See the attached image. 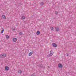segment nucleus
Returning a JSON list of instances; mask_svg holds the SVG:
<instances>
[{"label": "nucleus", "instance_id": "nucleus-1", "mask_svg": "<svg viewBox=\"0 0 76 76\" xmlns=\"http://www.w3.org/2000/svg\"><path fill=\"white\" fill-rule=\"evenodd\" d=\"M6 57V54L5 53L2 54L0 55L1 58H4Z\"/></svg>", "mask_w": 76, "mask_h": 76}, {"label": "nucleus", "instance_id": "nucleus-2", "mask_svg": "<svg viewBox=\"0 0 76 76\" xmlns=\"http://www.w3.org/2000/svg\"><path fill=\"white\" fill-rule=\"evenodd\" d=\"M50 54H49L48 56L49 57H50L51 56L53 55V53H54V52L53 51V50H51L50 51Z\"/></svg>", "mask_w": 76, "mask_h": 76}, {"label": "nucleus", "instance_id": "nucleus-3", "mask_svg": "<svg viewBox=\"0 0 76 76\" xmlns=\"http://www.w3.org/2000/svg\"><path fill=\"white\" fill-rule=\"evenodd\" d=\"M55 28V31H60V28H59V27H56Z\"/></svg>", "mask_w": 76, "mask_h": 76}, {"label": "nucleus", "instance_id": "nucleus-4", "mask_svg": "<svg viewBox=\"0 0 76 76\" xmlns=\"http://www.w3.org/2000/svg\"><path fill=\"white\" fill-rule=\"evenodd\" d=\"M52 45L54 47H57V44H56V43H52Z\"/></svg>", "mask_w": 76, "mask_h": 76}, {"label": "nucleus", "instance_id": "nucleus-5", "mask_svg": "<svg viewBox=\"0 0 76 76\" xmlns=\"http://www.w3.org/2000/svg\"><path fill=\"white\" fill-rule=\"evenodd\" d=\"M58 66L59 68H62L63 67V65H62V64H61L60 63L58 64Z\"/></svg>", "mask_w": 76, "mask_h": 76}, {"label": "nucleus", "instance_id": "nucleus-6", "mask_svg": "<svg viewBox=\"0 0 76 76\" xmlns=\"http://www.w3.org/2000/svg\"><path fill=\"white\" fill-rule=\"evenodd\" d=\"M5 70H9V67L7 66H6L5 68Z\"/></svg>", "mask_w": 76, "mask_h": 76}, {"label": "nucleus", "instance_id": "nucleus-7", "mask_svg": "<svg viewBox=\"0 0 76 76\" xmlns=\"http://www.w3.org/2000/svg\"><path fill=\"white\" fill-rule=\"evenodd\" d=\"M12 40L13 42H16L17 41V39L15 38H14Z\"/></svg>", "mask_w": 76, "mask_h": 76}, {"label": "nucleus", "instance_id": "nucleus-8", "mask_svg": "<svg viewBox=\"0 0 76 76\" xmlns=\"http://www.w3.org/2000/svg\"><path fill=\"white\" fill-rule=\"evenodd\" d=\"M36 34L37 35H39L40 34V31H37L36 33Z\"/></svg>", "mask_w": 76, "mask_h": 76}, {"label": "nucleus", "instance_id": "nucleus-9", "mask_svg": "<svg viewBox=\"0 0 76 76\" xmlns=\"http://www.w3.org/2000/svg\"><path fill=\"white\" fill-rule=\"evenodd\" d=\"M2 18L4 19H6V16L4 15H2Z\"/></svg>", "mask_w": 76, "mask_h": 76}, {"label": "nucleus", "instance_id": "nucleus-10", "mask_svg": "<svg viewBox=\"0 0 76 76\" xmlns=\"http://www.w3.org/2000/svg\"><path fill=\"white\" fill-rule=\"evenodd\" d=\"M2 30L1 31V34H3V32H4V29L3 28H2Z\"/></svg>", "mask_w": 76, "mask_h": 76}, {"label": "nucleus", "instance_id": "nucleus-11", "mask_svg": "<svg viewBox=\"0 0 76 76\" xmlns=\"http://www.w3.org/2000/svg\"><path fill=\"white\" fill-rule=\"evenodd\" d=\"M25 18H25V17L23 16H22L21 17V19H25Z\"/></svg>", "mask_w": 76, "mask_h": 76}, {"label": "nucleus", "instance_id": "nucleus-12", "mask_svg": "<svg viewBox=\"0 0 76 76\" xmlns=\"http://www.w3.org/2000/svg\"><path fill=\"white\" fill-rule=\"evenodd\" d=\"M32 54L31 52L30 53L28 54V56H32Z\"/></svg>", "mask_w": 76, "mask_h": 76}, {"label": "nucleus", "instance_id": "nucleus-13", "mask_svg": "<svg viewBox=\"0 0 76 76\" xmlns=\"http://www.w3.org/2000/svg\"><path fill=\"white\" fill-rule=\"evenodd\" d=\"M18 72L19 73H22V71L21 70H19L18 71Z\"/></svg>", "mask_w": 76, "mask_h": 76}, {"label": "nucleus", "instance_id": "nucleus-14", "mask_svg": "<svg viewBox=\"0 0 76 76\" xmlns=\"http://www.w3.org/2000/svg\"><path fill=\"white\" fill-rule=\"evenodd\" d=\"M6 38H7V39H8L9 38V36L8 35L6 36Z\"/></svg>", "mask_w": 76, "mask_h": 76}, {"label": "nucleus", "instance_id": "nucleus-15", "mask_svg": "<svg viewBox=\"0 0 76 76\" xmlns=\"http://www.w3.org/2000/svg\"><path fill=\"white\" fill-rule=\"evenodd\" d=\"M40 4H41V6H42L43 5H44V2H41L40 3Z\"/></svg>", "mask_w": 76, "mask_h": 76}, {"label": "nucleus", "instance_id": "nucleus-16", "mask_svg": "<svg viewBox=\"0 0 76 76\" xmlns=\"http://www.w3.org/2000/svg\"><path fill=\"white\" fill-rule=\"evenodd\" d=\"M58 12L55 11V14H56V15H58Z\"/></svg>", "mask_w": 76, "mask_h": 76}, {"label": "nucleus", "instance_id": "nucleus-17", "mask_svg": "<svg viewBox=\"0 0 76 76\" xmlns=\"http://www.w3.org/2000/svg\"><path fill=\"white\" fill-rule=\"evenodd\" d=\"M50 29L51 30H53V29H54V28H53V27H51Z\"/></svg>", "mask_w": 76, "mask_h": 76}, {"label": "nucleus", "instance_id": "nucleus-18", "mask_svg": "<svg viewBox=\"0 0 76 76\" xmlns=\"http://www.w3.org/2000/svg\"><path fill=\"white\" fill-rule=\"evenodd\" d=\"M19 34L20 35H22V32H20L19 33Z\"/></svg>", "mask_w": 76, "mask_h": 76}, {"label": "nucleus", "instance_id": "nucleus-19", "mask_svg": "<svg viewBox=\"0 0 76 76\" xmlns=\"http://www.w3.org/2000/svg\"><path fill=\"white\" fill-rule=\"evenodd\" d=\"M39 66H40V67H42V64H40Z\"/></svg>", "mask_w": 76, "mask_h": 76}, {"label": "nucleus", "instance_id": "nucleus-20", "mask_svg": "<svg viewBox=\"0 0 76 76\" xmlns=\"http://www.w3.org/2000/svg\"><path fill=\"white\" fill-rule=\"evenodd\" d=\"M31 54H33V53H34V51H32V52H31Z\"/></svg>", "mask_w": 76, "mask_h": 76}, {"label": "nucleus", "instance_id": "nucleus-21", "mask_svg": "<svg viewBox=\"0 0 76 76\" xmlns=\"http://www.w3.org/2000/svg\"><path fill=\"white\" fill-rule=\"evenodd\" d=\"M12 29L13 30V31H15V29H14L13 28H12Z\"/></svg>", "mask_w": 76, "mask_h": 76}, {"label": "nucleus", "instance_id": "nucleus-22", "mask_svg": "<svg viewBox=\"0 0 76 76\" xmlns=\"http://www.w3.org/2000/svg\"><path fill=\"white\" fill-rule=\"evenodd\" d=\"M31 76H35V75H34V74H32L31 75Z\"/></svg>", "mask_w": 76, "mask_h": 76}, {"label": "nucleus", "instance_id": "nucleus-23", "mask_svg": "<svg viewBox=\"0 0 76 76\" xmlns=\"http://www.w3.org/2000/svg\"><path fill=\"white\" fill-rule=\"evenodd\" d=\"M69 56V55H68V54H67V55L66 56Z\"/></svg>", "mask_w": 76, "mask_h": 76}]
</instances>
